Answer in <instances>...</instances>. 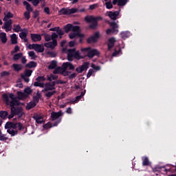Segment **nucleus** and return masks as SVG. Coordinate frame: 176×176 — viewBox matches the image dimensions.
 Listing matches in <instances>:
<instances>
[{
  "mask_svg": "<svg viewBox=\"0 0 176 176\" xmlns=\"http://www.w3.org/2000/svg\"><path fill=\"white\" fill-rule=\"evenodd\" d=\"M3 101H5L6 105H10L11 109L13 111L14 114L16 115L19 119L23 118L24 111H23L22 107H15L17 105H20V102L17 100V97L13 94H3L2 95Z\"/></svg>",
  "mask_w": 176,
  "mask_h": 176,
  "instance_id": "nucleus-1",
  "label": "nucleus"
},
{
  "mask_svg": "<svg viewBox=\"0 0 176 176\" xmlns=\"http://www.w3.org/2000/svg\"><path fill=\"white\" fill-rule=\"evenodd\" d=\"M85 20L87 23H91L89 25L91 30H96L98 27V20H102V17L89 16H85Z\"/></svg>",
  "mask_w": 176,
  "mask_h": 176,
  "instance_id": "nucleus-2",
  "label": "nucleus"
},
{
  "mask_svg": "<svg viewBox=\"0 0 176 176\" xmlns=\"http://www.w3.org/2000/svg\"><path fill=\"white\" fill-rule=\"evenodd\" d=\"M82 52H87V56L89 57V58H93V57H94V56H100V51L96 50V49H94L91 50V47H88L87 48H83L82 50Z\"/></svg>",
  "mask_w": 176,
  "mask_h": 176,
  "instance_id": "nucleus-3",
  "label": "nucleus"
},
{
  "mask_svg": "<svg viewBox=\"0 0 176 176\" xmlns=\"http://www.w3.org/2000/svg\"><path fill=\"white\" fill-rule=\"evenodd\" d=\"M164 168V173H170L171 171V166L168 165L160 166L157 165L154 168H152L153 173H162V169Z\"/></svg>",
  "mask_w": 176,
  "mask_h": 176,
  "instance_id": "nucleus-4",
  "label": "nucleus"
},
{
  "mask_svg": "<svg viewBox=\"0 0 176 176\" xmlns=\"http://www.w3.org/2000/svg\"><path fill=\"white\" fill-rule=\"evenodd\" d=\"M111 34L113 35L119 34V21H111Z\"/></svg>",
  "mask_w": 176,
  "mask_h": 176,
  "instance_id": "nucleus-5",
  "label": "nucleus"
},
{
  "mask_svg": "<svg viewBox=\"0 0 176 176\" xmlns=\"http://www.w3.org/2000/svg\"><path fill=\"white\" fill-rule=\"evenodd\" d=\"M100 38V32H96L94 35L91 36L87 39V43H96L98 42V38Z\"/></svg>",
  "mask_w": 176,
  "mask_h": 176,
  "instance_id": "nucleus-6",
  "label": "nucleus"
},
{
  "mask_svg": "<svg viewBox=\"0 0 176 176\" xmlns=\"http://www.w3.org/2000/svg\"><path fill=\"white\" fill-rule=\"evenodd\" d=\"M53 90H56V81H52L50 82H47L45 84V89L43 91H52Z\"/></svg>",
  "mask_w": 176,
  "mask_h": 176,
  "instance_id": "nucleus-7",
  "label": "nucleus"
},
{
  "mask_svg": "<svg viewBox=\"0 0 176 176\" xmlns=\"http://www.w3.org/2000/svg\"><path fill=\"white\" fill-rule=\"evenodd\" d=\"M118 19H120V9L111 12V21H116Z\"/></svg>",
  "mask_w": 176,
  "mask_h": 176,
  "instance_id": "nucleus-8",
  "label": "nucleus"
},
{
  "mask_svg": "<svg viewBox=\"0 0 176 176\" xmlns=\"http://www.w3.org/2000/svg\"><path fill=\"white\" fill-rule=\"evenodd\" d=\"M4 21L5 23L2 28H4L6 32H8V31H12V25L13 24V20L9 19Z\"/></svg>",
  "mask_w": 176,
  "mask_h": 176,
  "instance_id": "nucleus-9",
  "label": "nucleus"
},
{
  "mask_svg": "<svg viewBox=\"0 0 176 176\" xmlns=\"http://www.w3.org/2000/svg\"><path fill=\"white\" fill-rule=\"evenodd\" d=\"M120 54H122V47H120V45H118L116 46L114 52L111 54V57H118V56H120Z\"/></svg>",
  "mask_w": 176,
  "mask_h": 176,
  "instance_id": "nucleus-10",
  "label": "nucleus"
},
{
  "mask_svg": "<svg viewBox=\"0 0 176 176\" xmlns=\"http://www.w3.org/2000/svg\"><path fill=\"white\" fill-rule=\"evenodd\" d=\"M89 64L90 63H89L88 62L84 63V64L82 65H81L76 69V72H78V74H82V72H83V71H85V69H87L89 68Z\"/></svg>",
  "mask_w": 176,
  "mask_h": 176,
  "instance_id": "nucleus-11",
  "label": "nucleus"
},
{
  "mask_svg": "<svg viewBox=\"0 0 176 176\" xmlns=\"http://www.w3.org/2000/svg\"><path fill=\"white\" fill-rule=\"evenodd\" d=\"M17 129H18V130H19V131H23V130H24V126L23 125V124H21V122H13L12 123V129L16 130Z\"/></svg>",
  "mask_w": 176,
  "mask_h": 176,
  "instance_id": "nucleus-12",
  "label": "nucleus"
},
{
  "mask_svg": "<svg viewBox=\"0 0 176 176\" xmlns=\"http://www.w3.org/2000/svg\"><path fill=\"white\" fill-rule=\"evenodd\" d=\"M61 116H63V112L61 111H52L51 113V118L52 121L57 120V119H58Z\"/></svg>",
  "mask_w": 176,
  "mask_h": 176,
  "instance_id": "nucleus-13",
  "label": "nucleus"
},
{
  "mask_svg": "<svg viewBox=\"0 0 176 176\" xmlns=\"http://www.w3.org/2000/svg\"><path fill=\"white\" fill-rule=\"evenodd\" d=\"M44 46L45 47H48L50 49H54L56 46H57V40H54L51 42L45 43L44 44Z\"/></svg>",
  "mask_w": 176,
  "mask_h": 176,
  "instance_id": "nucleus-14",
  "label": "nucleus"
},
{
  "mask_svg": "<svg viewBox=\"0 0 176 176\" xmlns=\"http://www.w3.org/2000/svg\"><path fill=\"white\" fill-rule=\"evenodd\" d=\"M30 36H31L32 41L34 42H39L42 41V36H41V34H31Z\"/></svg>",
  "mask_w": 176,
  "mask_h": 176,
  "instance_id": "nucleus-15",
  "label": "nucleus"
},
{
  "mask_svg": "<svg viewBox=\"0 0 176 176\" xmlns=\"http://www.w3.org/2000/svg\"><path fill=\"white\" fill-rule=\"evenodd\" d=\"M62 67H63V69H68V68L71 71H73L74 69H75V66H74V65H72V63H71L69 62L64 63L62 65Z\"/></svg>",
  "mask_w": 176,
  "mask_h": 176,
  "instance_id": "nucleus-16",
  "label": "nucleus"
},
{
  "mask_svg": "<svg viewBox=\"0 0 176 176\" xmlns=\"http://www.w3.org/2000/svg\"><path fill=\"white\" fill-rule=\"evenodd\" d=\"M34 46V50L37 52V53H43V52H45V47H43V45L36 44Z\"/></svg>",
  "mask_w": 176,
  "mask_h": 176,
  "instance_id": "nucleus-17",
  "label": "nucleus"
},
{
  "mask_svg": "<svg viewBox=\"0 0 176 176\" xmlns=\"http://www.w3.org/2000/svg\"><path fill=\"white\" fill-rule=\"evenodd\" d=\"M33 119L36 120V123H37L38 124H42V123H43L44 122L43 117L41 116H38V114L33 116Z\"/></svg>",
  "mask_w": 176,
  "mask_h": 176,
  "instance_id": "nucleus-18",
  "label": "nucleus"
},
{
  "mask_svg": "<svg viewBox=\"0 0 176 176\" xmlns=\"http://www.w3.org/2000/svg\"><path fill=\"white\" fill-rule=\"evenodd\" d=\"M120 35L122 39H127V38H130V36L131 35V34L129 31H125V32H121Z\"/></svg>",
  "mask_w": 176,
  "mask_h": 176,
  "instance_id": "nucleus-19",
  "label": "nucleus"
},
{
  "mask_svg": "<svg viewBox=\"0 0 176 176\" xmlns=\"http://www.w3.org/2000/svg\"><path fill=\"white\" fill-rule=\"evenodd\" d=\"M8 116H9V113L6 111L1 110L0 111V118L3 120H6L8 119Z\"/></svg>",
  "mask_w": 176,
  "mask_h": 176,
  "instance_id": "nucleus-20",
  "label": "nucleus"
},
{
  "mask_svg": "<svg viewBox=\"0 0 176 176\" xmlns=\"http://www.w3.org/2000/svg\"><path fill=\"white\" fill-rule=\"evenodd\" d=\"M74 50L70 49L68 50L67 53V60L68 61H72L74 60Z\"/></svg>",
  "mask_w": 176,
  "mask_h": 176,
  "instance_id": "nucleus-21",
  "label": "nucleus"
},
{
  "mask_svg": "<svg viewBox=\"0 0 176 176\" xmlns=\"http://www.w3.org/2000/svg\"><path fill=\"white\" fill-rule=\"evenodd\" d=\"M12 67L16 72H19V71H21L23 69V65L21 64L14 63L12 65Z\"/></svg>",
  "mask_w": 176,
  "mask_h": 176,
  "instance_id": "nucleus-22",
  "label": "nucleus"
},
{
  "mask_svg": "<svg viewBox=\"0 0 176 176\" xmlns=\"http://www.w3.org/2000/svg\"><path fill=\"white\" fill-rule=\"evenodd\" d=\"M9 19H13V14L10 12H7V14L6 12H4V18L3 19V21H8Z\"/></svg>",
  "mask_w": 176,
  "mask_h": 176,
  "instance_id": "nucleus-23",
  "label": "nucleus"
},
{
  "mask_svg": "<svg viewBox=\"0 0 176 176\" xmlns=\"http://www.w3.org/2000/svg\"><path fill=\"white\" fill-rule=\"evenodd\" d=\"M0 39L2 43H6L8 42V37L6 36V33L1 32L0 33Z\"/></svg>",
  "mask_w": 176,
  "mask_h": 176,
  "instance_id": "nucleus-24",
  "label": "nucleus"
},
{
  "mask_svg": "<svg viewBox=\"0 0 176 176\" xmlns=\"http://www.w3.org/2000/svg\"><path fill=\"white\" fill-rule=\"evenodd\" d=\"M59 13L65 16H69V8H63L59 11Z\"/></svg>",
  "mask_w": 176,
  "mask_h": 176,
  "instance_id": "nucleus-25",
  "label": "nucleus"
},
{
  "mask_svg": "<svg viewBox=\"0 0 176 176\" xmlns=\"http://www.w3.org/2000/svg\"><path fill=\"white\" fill-rule=\"evenodd\" d=\"M35 107H36V103H35V102L31 101L27 104L26 109L30 111V109H32V108H35Z\"/></svg>",
  "mask_w": 176,
  "mask_h": 176,
  "instance_id": "nucleus-26",
  "label": "nucleus"
},
{
  "mask_svg": "<svg viewBox=\"0 0 176 176\" xmlns=\"http://www.w3.org/2000/svg\"><path fill=\"white\" fill-rule=\"evenodd\" d=\"M17 94H18L19 100H25V98H28V95L25 94L24 93H23L21 91H17Z\"/></svg>",
  "mask_w": 176,
  "mask_h": 176,
  "instance_id": "nucleus-27",
  "label": "nucleus"
},
{
  "mask_svg": "<svg viewBox=\"0 0 176 176\" xmlns=\"http://www.w3.org/2000/svg\"><path fill=\"white\" fill-rule=\"evenodd\" d=\"M7 133L11 135V137H14L15 135H17L19 134V131L14 130V129H8Z\"/></svg>",
  "mask_w": 176,
  "mask_h": 176,
  "instance_id": "nucleus-28",
  "label": "nucleus"
},
{
  "mask_svg": "<svg viewBox=\"0 0 176 176\" xmlns=\"http://www.w3.org/2000/svg\"><path fill=\"white\" fill-rule=\"evenodd\" d=\"M23 5L24 6H26V10L27 12H32V10H34V8H32V7H31V4H30V3H28V1H23Z\"/></svg>",
  "mask_w": 176,
  "mask_h": 176,
  "instance_id": "nucleus-29",
  "label": "nucleus"
},
{
  "mask_svg": "<svg viewBox=\"0 0 176 176\" xmlns=\"http://www.w3.org/2000/svg\"><path fill=\"white\" fill-rule=\"evenodd\" d=\"M151 162H149V158L148 157H142V166H151Z\"/></svg>",
  "mask_w": 176,
  "mask_h": 176,
  "instance_id": "nucleus-30",
  "label": "nucleus"
},
{
  "mask_svg": "<svg viewBox=\"0 0 176 176\" xmlns=\"http://www.w3.org/2000/svg\"><path fill=\"white\" fill-rule=\"evenodd\" d=\"M37 63L36 62L30 61L25 65L26 68H36Z\"/></svg>",
  "mask_w": 176,
  "mask_h": 176,
  "instance_id": "nucleus-31",
  "label": "nucleus"
},
{
  "mask_svg": "<svg viewBox=\"0 0 176 176\" xmlns=\"http://www.w3.org/2000/svg\"><path fill=\"white\" fill-rule=\"evenodd\" d=\"M56 67H57V61L52 60L48 66V69H56Z\"/></svg>",
  "mask_w": 176,
  "mask_h": 176,
  "instance_id": "nucleus-32",
  "label": "nucleus"
},
{
  "mask_svg": "<svg viewBox=\"0 0 176 176\" xmlns=\"http://www.w3.org/2000/svg\"><path fill=\"white\" fill-rule=\"evenodd\" d=\"M64 31L66 32V34H68V32L72 31V24L68 23L64 27Z\"/></svg>",
  "mask_w": 176,
  "mask_h": 176,
  "instance_id": "nucleus-33",
  "label": "nucleus"
},
{
  "mask_svg": "<svg viewBox=\"0 0 176 176\" xmlns=\"http://www.w3.org/2000/svg\"><path fill=\"white\" fill-rule=\"evenodd\" d=\"M11 43L12 45H17V35L16 34L11 35Z\"/></svg>",
  "mask_w": 176,
  "mask_h": 176,
  "instance_id": "nucleus-34",
  "label": "nucleus"
},
{
  "mask_svg": "<svg viewBox=\"0 0 176 176\" xmlns=\"http://www.w3.org/2000/svg\"><path fill=\"white\" fill-rule=\"evenodd\" d=\"M72 31H73L74 33L76 32V34H78L80 32V27L72 25Z\"/></svg>",
  "mask_w": 176,
  "mask_h": 176,
  "instance_id": "nucleus-35",
  "label": "nucleus"
},
{
  "mask_svg": "<svg viewBox=\"0 0 176 176\" xmlns=\"http://www.w3.org/2000/svg\"><path fill=\"white\" fill-rule=\"evenodd\" d=\"M74 50L73 54L74 58H76V60H80V54H79V51H76L75 49H72Z\"/></svg>",
  "mask_w": 176,
  "mask_h": 176,
  "instance_id": "nucleus-36",
  "label": "nucleus"
},
{
  "mask_svg": "<svg viewBox=\"0 0 176 176\" xmlns=\"http://www.w3.org/2000/svg\"><path fill=\"white\" fill-rule=\"evenodd\" d=\"M21 57H23V53H18L14 55L13 56V60L14 61H17V60H20V58H21Z\"/></svg>",
  "mask_w": 176,
  "mask_h": 176,
  "instance_id": "nucleus-37",
  "label": "nucleus"
},
{
  "mask_svg": "<svg viewBox=\"0 0 176 176\" xmlns=\"http://www.w3.org/2000/svg\"><path fill=\"white\" fill-rule=\"evenodd\" d=\"M12 126H13V122L8 121L5 124V129L6 130H10L12 129Z\"/></svg>",
  "mask_w": 176,
  "mask_h": 176,
  "instance_id": "nucleus-38",
  "label": "nucleus"
},
{
  "mask_svg": "<svg viewBox=\"0 0 176 176\" xmlns=\"http://www.w3.org/2000/svg\"><path fill=\"white\" fill-rule=\"evenodd\" d=\"M56 93H57L56 90H52V91H48L45 94V97H47V98H50L51 97H52V96H54Z\"/></svg>",
  "mask_w": 176,
  "mask_h": 176,
  "instance_id": "nucleus-39",
  "label": "nucleus"
},
{
  "mask_svg": "<svg viewBox=\"0 0 176 176\" xmlns=\"http://www.w3.org/2000/svg\"><path fill=\"white\" fill-rule=\"evenodd\" d=\"M13 31L14 32H20L21 31V26L20 25H14V29Z\"/></svg>",
  "mask_w": 176,
  "mask_h": 176,
  "instance_id": "nucleus-40",
  "label": "nucleus"
},
{
  "mask_svg": "<svg viewBox=\"0 0 176 176\" xmlns=\"http://www.w3.org/2000/svg\"><path fill=\"white\" fill-rule=\"evenodd\" d=\"M34 86L36 87H45V84L43 82H41L40 81L34 82Z\"/></svg>",
  "mask_w": 176,
  "mask_h": 176,
  "instance_id": "nucleus-41",
  "label": "nucleus"
},
{
  "mask_svg": "<svg viewBox=\"0 0 176 176\" xmlns=\"http://www.w3.org/2000/svg\"><path fill=\"white\" fill-rule=\"evenodd\" d=\"M23 75L25 76H28V77L31 76V75H32V70H31V69H25Z\"/></svg>",
  "mask_w": 176,
  "mask_h": 176,
  "instance_id": "nucleus-42",
  "label": "nucleus"
},
{
  "mask_svg": "<svg viewBox=\"0 0 176 176\" xmlns=\"http://www.w3.org/2000/svg\"><path fill=\"white\" fill-rule=\"evenodd\" d=\"M31 93H32V89H31V88L30 87H27L24 89V94H26V96H30V94H31Z\"/></svg>",
  "mask_w": 176,
  "mask_h": 176,
  "instance_id": "nucleus-43",
  "label": "nucleus"
},
{
  "mask_svg": "<svg viewBox=\"0 0 176 176\" xmlns=\"http://www.w3.org/2000/svg\"><path fill=\"white\" fill-rule=\"evenodd\" d=\"M29 56L31 57L32 60H35L36 58V54H35V52L34 51H30L28 53Z\"/></svg>",
  "mask_w": 176,
  "mask_h": 176,
  "instance_id": "nucleus-44",
  "label": "nucleus"
},
{
  "mask_svg": "<svg viewBox=\"0 0 176 176\" xmlns=\"http://www.w3.org/2000/svg\"><path fill=\"white\" fill-rule=\"evenodd\" d=\"M56 33L58 35H59L60 38H63V35H64V31H63L61 28H59V29L56 30Z\"/></svg>",
  "mask_w": 176,
  "mask_h": 176,
  "instance_id": "nucleus-45",
  "label": "nucleus"
},
{
  "mask_svg": "<svg viewBox=\"0 0 176 176\" xmlns=\"http://www.w3.org/2000/svg\"><path fill=\"white\" fill-rule=\"evenodd\" d=\"M61 71H63V69L59 67L54 70L53 74H54V75H57L58 74H62Z\"/></svg>",
  "mask_w": 176,
  "mask_h": 176,
  "instance_id": "nucleus-46",
  "label": "nucleus"
},
{
  "mask_svg": "<svg viewBox=\"0 0 176 176\" xmlns=\"http://www.w3.org/2000/svg\"><path fill=\"white\" fill-rule=\"evenodd\" d=\"M23 16L25 19L28 20L29 19H31V12L29 11H25L23 14Z\"/></svg>",
  "mask_w": 176,
  "mask_h": 176,
  "instance_id": "nucleus-47",
  "label": "nucleus"
},
{
  "mask_svg": "<svg viewBox=\"0 0 176 176\" xmlns=\"http://www.w3.org/2000/svg\"><path fill=\"white\" fill-rule=\"evenodd\" d=\"M52 127H53V125H52V122H50L43 125V129H45V130H47V129H52Z\"/></svg>",
  "mask_w": 176,
  "mask_h": 176,
  "instance_id": "nucleus-48",
  "label": "nucleus"
},
{
  "mask_svg": "<svg viewBox=\"0 0 176 176\" xmlns=\"http://www.w3.org/2000/svg\"><path fill=\"white\" fill-rule=\"evenodd\" d=\"M127 3V0H118V6H124Z\"/></svg>",
  "mask_w": 176,
  "mask_h": 176,
  "instance_id": "nucleus-49",
  "label": "nucleus"
},
{
  "mask_svg": "<svg viewBox=\"0 0 176 176\" xmlns=\"http://www.w3.org/2000/svg\"><path fill=\"white\" fill-rule=\"evenodd\" d=\"M36 80L37 82H45V80H46V78L43 76H39L36 78Z\"/></svg>",
  "mask_w": 176,
  "mask_h": 176,
  "instance_id": "nucleus-50",
  "label": "nucleus"
},
{
  "mask_svg": "<svg viewBox=\"0 0 176 176\" xmlns=\"http://www.w3.org/2000/svg\"><path fill=\"white\" fill-rule=\"evenodd\" d=\"M28 35V34L27 32H21L19 34V38H21V39H24V38H27Z\"/></svg>",
  "mask_w": 176,
  "mask_h": 176,
  "instance_id": "nucleus-51",
  "label": "nucleus"
},
{
  "mask_svg": "<svg viewBox=\"0 0 176 176\" xmlns=\"http://www.w3.org/2000/svg\"><path fill=\"white\" fill-rule=\"evenodd\" d=\"M21 77L26 83L30 82V78L28 76H24V74H21Z\"/></svg>",
  "mask_w": 176,
  "mask_h": 176,
  "instance_id": "nucleus-52",
  "label": "nucleus"
},
{
  "mask_svg": "<svg viewBox=\"0 0 176 176\" xmlns=\"http://www.w3.org/2000/svg\"><path fill=\"white\" fill-rule=\"evenodd\" d=\"M76 36H78V33L71 32L69 34V38L70 39H74V38H76Z\"/></svg>",
  "mask_w": 176,
  "mask_h": 176,
  "instance_id": "nucleus-53",
  "label": "nucleus"
},
{
  "mask_svg": "<svg viewBox=\"0 0 176 176\" xmlns=\"http://www.w3.org/2000/svg\"><path fill=\"white\" fill-rule=\"evenodd\" d=\"M57 38H58V34H56V32H52L51 39L52 41H57Z\"/></svg>",
  "mask_w": 176,
  "mask_h": 176,
  "instance_id": "nucleus-54",
  "label": "nucleus"
},
{
  "mask_svg": "<svg viewBox=\"0 0 176 176\" xmlns=\"http://www.w3.org/2000/svg\"><path fill=\"white\" fill-rule=\"evenodd\" d=\"M74 13H78V9L77 8H71L69 9V14H74Z\"/></svg>",
  "mask_w": 176,
  "mask_h": 176,
  "instance_id": "nucleus-55",
  "label": "nucleus"
},
{
  "mask_svg": "<svg viewBox=\"0 0 176 176\" xmlns=\"http://www.w3.org/2000/svg\"><path fill=\"white\" fill-rule=\"evenodd\" d=\"M116 42V38L115 37H111V49L115 46V43Z\"/></svg>",
  "mask_w": 176,
  "mask_h": 176,
  "instance_id": "nucleus-56",
  "label": "nucleus"
},
{
  "mask_svg": "<svg viewBox=\"0 0 176 176\" xmlns=\"http://www.w3.org/2000/svg\"><path fill=\"white\" fill-rule=\"evenodd\" d=\"M45 42H50L52 41V36L49 34H45Z\"/></svg>",
  "mask_w": 176,
  "mask_h": 176,
  "instance_id": "nucleus-57",
  "label": "nucleus"
},
{
  "mask_svg": "<svg viewBox=\"0 0 176 176\" xmlns=\"http://www.w3.org/2000/svg\"><path fill=\"white\" fill-rule=\"evenodd\" d=\"M9 75H10L9 72L4 71L1 73V78H3V76H9Z\"/></svg>",
  "mask_w": 176,
  "mask_h": 176,
  "instance_id": "nucleus-58",
  "label": "nucleus"
},
{
  "mask_svg": "<svg viewBox=\"0 0 176 176\" xmlns=\"http://www.w3.org/2000/svg\"><path fill=\"white\" fill-rule=\"evenodd\" d=\"M70 74H71V72L63 70L61 73V75H63V76H69Z\"/></svg>",
  "mask_w": 176,
  "mask_h": 176,
  "instance_id": "nucleus-59",
  "label": "nucleus"
},
{
  "mask_svg": "<svg viewBox=\"0 0 176 176\" xmlns=\"http://www.w3.org/2000/svg\"><path fill=\"white\" fill-rule=\"evenodd\" d=\"M96 8H98V4L95 3L89 6V10H94Z\"/></svg>",
  "mask_w": 176,
  "mask_h": 176,
  "instance_id": "nucleus-60",
  "label": "nucleus"
},
{
  "mask_svg": "<svg viewBox=\"0 0 176 176\" xmlns=\"http://www.w3.org/2000/svg\"><path fill=\"white\" fill-rule=\"evenodd\" d=\"M47 54L50 56V57H56V56H57V54H56L54 52H47Z\"/></svg>",
  "mask_w": 176,
  "mask_h": 176,
  "instance_id": "nucleus-61",
  "label": "nucleus"
},
{
  "mask_svg": "<svg viewBox=\"0 0 176 176\" xmlns=\"http://www.w3.org/2000/svg\"><path fill=\"white\" fill-rule=\"evenodd\" d=\"M93 69H89V70L88 71V73L87 74V78H90V76H91V75H93Z\"/></svg>",
  "mask_w": 176,
  "mask_h": 176,
  "instance_id": "nucleus-62",
  "label": "nucleus"
},
{
  "mask_svg": "<svg viewBox=\"0 0 176 176\" xmlns=\"http://www.w3.org/2000/svg\"><path fill=\"white\" fill-rule=\"evenodd\" d=\"M8 140V138L5 135H0V141H6Z\"/></svg>",
  "mask_w": 176,
  "mask_h": 176,
  "instance_id": "nucleus-63",
  "label": "nucleus"
},
{
  "mask_svg": "<svg viewBox=\"0 0 176 176\" xmlns=\"http://www.w3.org/2000/svg\"><path fill=\"white\" fill-rule=\"evenodd\" d=\"M44 12L46 13V14H50V8L49 7H45L44 8Z\"/></svg>",
  "mask_w": 176,
  "mask_h": 176,
  "instance_id": "nucleus-64",
  "label": "nucleus"
}]
</instances>
